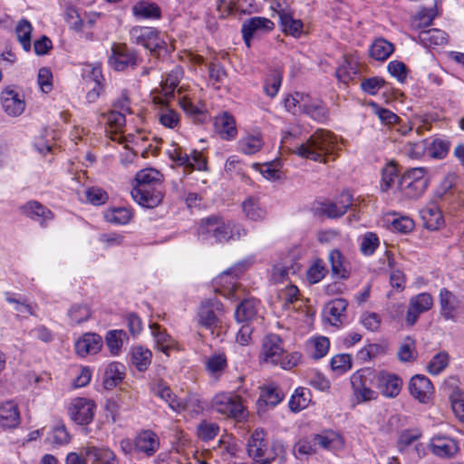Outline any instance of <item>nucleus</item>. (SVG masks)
Returning <instances> with one entry per match:
<instances>
[{"label":"nucleus","instance_id":"nucleus-1","mask_svg":"<svg viewBox=\"0 0 464 464\" xmlns=\"http://www.w3.org/2000/svg\"><path fill=\"white\" fill-rule=\"evenodd\" d=\"M336 137L325 130H317L305 142L296 145L292 151L301 158L314 161L327 162L328 158L336 154Z\"/></svg>","mask_w":464,"mask_h":464},{"label":"nucleus","instance_id":"nucleus-2","mask_svg":"<svg viewBox=\"0 0 464 464\" xmlns=\"http://www.w3.org/2000/svg\"><path fill=\"white\" fill-rule=\"evenodd\" d=\"M198 235L202 240L214 238L217 243L227 242L230 239H239L246 235L245 228L219 216H210L202 218L198 223Z\"/></svg>","mask_w":464,"mask_h":464},{"label":"nucleus","instance_id":"nucleus-3","mask_svg":"<svg viewBox=\"0 0 464 464\" xmlns=\"http://www.w3.org/2000/svg\"><path fill=\"white\" fill-rule=\"evenodd\" d=\"M261 358L265 362L280 365L283 369H291L298 364L301 354L285 353L282 339L277 334H270L263 340Z\"/></svg>","mask_w":464,"mask_h":464},{"label":"nucleus","instance_id":"nucleus-4","mask_svg":"<svg viewBox=\"0 0 464 464\" xmlns=\"http://www.w3.org/2000/svg\"><path fill=\"white\" fill-rule=\"evenodd\" d=\"M130 36L132 44L142 45L150 50V54L156 59H160L168 53L167 43L152 27L135 26L130 29Z\"/></svg>","mask_w":464,"mask_h":464},{"label":"nucleus","instance_id":"nucleus-5","mask_svg":"<svg viewBox=\"0 0 464 464\" xmlns=\"http://www.w3.org/2000/svg\"><path fill=\"white\" fill-rule=\"evenodd\" d=\"M351 384L359 402L376 398V392L372 389L375 387L374 370L365 368L357 371L351 376Z\"/></svg>","mask_w":464,"mask_h":464},{"label":"nucleus","instance_id":"nucleus-6","mask_svg":"<svg viewBox=\"0 0 464 464\" xmlns=\"http://www.w3.org/2000/svg\"><path fill=\"white\" fill-rule=\"evenodd\" d=\"M212 408L219 414L240 420L245 417V407L241 398L234 393L222 392L212 400Z\"/></svg>","mask_w":464,"mask_h":464},{"label":"nucleus","instance_id":"nucleus-7","mask_svg":"<svg viewBox=\"0 0 464 464\" xmlns=\"http://www.w3.org/2000/svg\"><path fill=\"white\" fill-rule=\"evenodd\" d=\"M141 59L135 51L127 47L126 44H113L111 55L109 59L111 66L116 71H124L128 68H135L140 63Z\"/></svg>","mask_w":464,"mask_h":464},{"label":"nucleus","instance_id":"nucleus-8","mask_svg":"<svg viewBox=\"0 0 464 464\" xmlns=\"http://www.w3.org/2000/svg\"><path fill=\"white\" fill-rule=\"evenodd\" d=\"M301 264L293 256H286L277 260L271 269V280L274 283L292 281V277L297 276L301 270Z\"/></svg>","mask_w":464,"mask_h":464},{"label":"nucleus","instance_id":"nucleus-9","mask_svg":"<svg viewBox=\"0 0 464 464\" xmlns=\"http://www.w3.org/2000/svg\"><path fill=\"white\" fill-rule=\"evenodd\" d=\"M169 158L176 162L178 165L184 166L186 169L192 171L206 170L207 169V160L203 157L201 152L193 150L190 154L183 151L181 148H173L169 150Z\"/></svg>","mask_w":464,"mask_h":464},{"label":"nucleus","instance_id":"nucleus-10","mask_svg":"<svg viewBox=\"0 0 464 464\" xmlns=\"http://www.w3.org/2000/svg\"><path fill=\"white\" fill-rule=\"evenodd\" d=\"M95 403L86 398H75L69 408L71 419L79 425L92 422L94 417Z\"/></svg>","mask_w":464,"mask_h":464},{"label":"nucleus","instance_id":"nucleus-11","mask_svg":"<svg viewBox=\"0 0 464 464\" xmlns=\"http://www.w3.org/2000/svg\"><path fill=\"white\" fill-rule=\"evenodd\" d=\"M274 28V23L265 17H251L246 20L242 24V35L247 47L250 46L251 40L262 33H266Z\"/></svg>","mask_w":464,"mask_h":464},{"label":"nucleus","instance_id":"nucleus-12","mask_svg":"<svg viewBox=\"0 0 464 464\" xmlns=\"http://www.w3.org/2000/svg\"><path fill=\"white\" fill-rule=\"evenodd\" d=\"M162 175L155 169H145L139 171L135 177V186L131 190V197L142 198L141 194L149 195V191L145 190L144 186L149 185H161Z\"/></svg>","mask_w":464,"mask_h":464},{"label":"nucleus","instance_id":"nucleus-13","mask_svg":"<svg viewBox=\"0 0 464 464\" xmlns=\"http://www.w3.org/2000/svg\"><path fill=\"white\" fill-rule=\"evenodd\" d=\"M375 387L386 397H396L401 391V381L394 374L374 371Z\"/></svg>","mask_w":464,"mask_h":464},{"label":"nucleus","instance_id":"nucleus-14","mask_svg":"<svg viewBox=\"0 0 464 464\" xmlns=\"http://www.w3.org/2000/svg\"><path fill=\"white\" fill-rule=\"evenodd\" d=\"M410 392L421 403H427L432 397L434 388L431 382L424 375H415L410 381Z\"/></svg>","mask_w":464,"mask_h":464},{"label":"nucleus","instance_id":"nucleus-15","mask_svg":"<svg viewBox=\"0 0 464 464\" xmlns=\"http://www.w3.org/2000/svg\"><path fill=\"white\" fill-rule=\"evenodd\" d=\"M1 102L3 110L13 117L19 116L25 108V102L14 90L6 88L2 92Z\"/></svg>","mask_w":464,"mask_h":464},{"label":"nucleus","instance_id":"nucleus-16","mask_svg":"<svg viewBox=\"0 0 464 464\" xmlns=\"http://www.w3.org/2000/svg\"><path fill=\"white\" fill-rule=\"evenodd\" d=\"M220 304L218 302L206 301L201 304L198 317V324L208 330H215L220 326V320L215 313L216 309H218Z\"/></svg>","mask_w":464,"mask_h":464},{"label":"nucleus","instance_id":"nucleus-17","mask_svg":"<svg viewBox=\"0 0 464 464\" xmlns=\"http://www.w3.org/2000/svg\"><path fill=\"white\" fill-rule=\"evenodd\" d=\"M246 447L248 456L262 464V459H266L268 450L264 430H256L249 437Z\"/></svg>","mask_w":464,"mask_h":464},{"label":"nucleus","instance_id":"nucleus-18","mask_svg":"<svg viewBox=\"0 0 464 464\" xmlns=\"http://www.w3.org/2000/svg\"><path fill=\"white\" fill-rule=\"evenodd\" d=\"M151 391L156 396L165 401L173 411H180L188 408V403L178 399L170 388L162 381H158L152 384Z\"/></svg>","mask_w":464,"mask_h":464},{"label":"nucleus","instance_id":"nucleus-19","mask_svg":"<svg viewBox=\"0 0 464 464\" xmlns=\"http://www.w3.org/2000/svg\"><path fill=\"white\" fill-rule=\"evenodd\" d=\"M102 346V339L99 334L86 333L75 343L76 353L82 357L97 353Z\"/></svg>","mask_w":464,"mask_h":464},{"label":"nucleus","instance_id":"nucleus-20","mask_svg":"<svg viewBox=\"0 0 464 464\" xmlns=\"http://www.w3.org/2000/svg\"><path fill=\"white\" fill-rule=\"evenodd\" d=\"M134 448L137 451L143 452L148 456L153 455L160 448L158 435L151 430L140 432L134 440Z\"/></svg>","mask_w":464,"mask_h":464},{"label":"nucleus","instance_id":"nucleus-21","mask_svg":"<svg viewBox=\"0 0 464 464\" xmlns=\"http://www.w3.org/2000/svg\"><path fill=\"white\" fill-rule=\"evenodd\" d=\"M300 111L319 122H324L328 119V110L323 102L311 99L308 95L300 102Z\"/></svg>","mask_w":464,"mask_h":464},{"label":"nucleus","instance_id":"nucleus-22","mask_svg":"<svg viewBox=\"0 0 464 464\" xmlns=\"http://www.w3.org/2000/svg\"><path fill=\"white\" fill-rule=\"evenodd\" d=\"M440 314L446 320L455 321L459 309V300L449 290L443 288L440 293Z\"/></svg>","mask_w":464,"mask_h":464},{"label":"nucleus","instance_id":"nucleus-23","mask_svg":"<svg viewBox=\"0 0 464 464\" xmlns=\"http://www.w3.org/2000/svg\"><path fill=\"white\" fill-rule=\"evenodd\" d=\"M214 126L222 139L232 140L237 136L236 120L227 111L215 117Z\"/></svg>","mask_w":464,"mask_h":464},{"label":"nucleus","instance_id":"nucleus-24","mask_svg":"<svg viewBox=\"0 0 464 464\" xmlns=\"http://www.w3.org/2000/svg\"><path fill=\"white\" fill-rule=\"evenodd\" d=\"M85 456L90 464H119L115 454L108 449L87 447Z\"/></svg>","mask_w":464,"mask_h":464},{"label":"nucleus","instance_id":"nucleus-25","mask_svg":"<svg viewBox=\"0 0 464 464\" xmlns=\"http://www.w3.org/2000/svg\"><path fill=\"white\" fill-rule=\"evenodd\" d=\"M348 303L345 299L337 298L329 302L325 307L326 320L334 326L343 322Z\"/></svg>","mask_w":464,"mask_h":464},{"label":"nucleus","instance_id":"nucleus-26","mask_svg":"<svg viewBox=\"0 0 464 464\" xmlns=\"http://www.w3.org/2000/svg\"><path fill=\"white\" fill-rule=\"evenodd\" d=\"M20 414L17 405L13 401L0 404V425L4 428H14L19 424Z\"/></svg>","mask_w":464,"mask_h":464},{"label":"nucleus","instance_id":"nucleus-27","mask_svg":"<svg viewBox=\"0 0 464 464\" xmlns=\"http://www.w3.org/2000/svg\"><path fill=\"white\" fill-rule=\"evenodd\" d=\"M278 17L285 34L295 38H299L304 33V24L301 20L295 19L290 13L285 10L278 12Z\"/></svg>","mask_w":464,"mask_h":464},{"label":"nucleus","instance_id":"nucleus-28","mask_svg":"<svg viewBox=\"0 0 464 464\" xmlns=\"http://www.w3.org/2000/svg\"><path fill=\"white\" fill-rule=\"evenodd\" d=\"M102 117L106 120V124L109 126L111 130V139L112 140H117L118 142H122L121 140V136L117 137L121 132L122 128L125 126V115L122 111H118L116 110H111L108 113H102Z\"/></svg>","mask_w":464,"mask_h":464},{"label":"nucleus","instance_id":"nucleus-29","mask_svg":"<svg viewBox=\"0 0 464 464\" xmlns=\"http://www.w3.org/2000/svg\"><path fill=\"white\" fill-rule=\"evenodd\" d=\"M329 261L334 276L339 279H348L350 277L349 263L343 256L341 252L334 249L329 254Z\"/></svg>","mask_w":464,"mask_h":464},{"label":"nucleus","instance_id":"nucleus-30","mask_svg":"<svg viewBox=\"0 0 464 464\" xmlns=\"http://www.w3.org/2000/svg\"><path fill=\"white\" fill-rule=\"evenodd\" d=\"M314 441L316 446L327 450H340L343 446V439L333 430H327L321 434L314 435Z\"/></svg>","mask_w":464,"mask_h":464},{"label":"nucleus","instance_id":"nucleus-31","mask_svg":"<svg viewBox=\"0 0 464 464\" xmlns=\"http://www.w3.org/2000/svg\"><path fill=\"white\" fill-rule=\"evenodd\" d=\"M22 212L30 218L41 223L53 219V213L37 201H30L21 208Z\"/></svg>","mask_w":464,"mask_h":464},{"label":"nucleus","instance_id":"nucleus-32","mask_svg":"<svg viewBox=\"0 0 464 464\" xmlns=\"http://www.w3.org/2000/svg\"><path fill=\"white\" fill-rule=\"evenodd\" d=\"M424 226L430 230H437L443 225V217L436 205H430L420 211Z\"/></svg>","mask_w":464,"mask_h":464},{"label":"nucleus","instance_id":"nucleus-33","mask_svg":"<svg viewBox=\"0 0 464 464\" xmlns=\"http://www.w3.org/2000/svg\"><path fill=\"white\" fill-rule=\"evenodd\" d=\"M149 191V195L141 194L142 198H132L139 205L145 208H155L162 200L163 195L161 192V185H147L143 188Z\"/></svg>","mask_w":464,"mask_h":464},{"label":"nucleus","instance_id":"nucleus-34","mask_svg":"<svg viewBox=\"0 0 464 464\" xmlns=\"http://www.w3.org/2000/svg\"><path fill=\"white\" fill-rule=\"evenodd\" d=\"M430 447L435 455L442 458L451 457L458 451L455 441L448 438H434Z\"/></svg>","mask_w":464,"mask_h":464},{"label":"nucleus","instance_id":"nucleus-35","mask_svg":"<svg viewBox=\"0 0 464 464\" xmlns=\"http://www.w3.org/2000/svg\"><path fill=\"white\" fill-rule=\"evenodd\" d=\"M256 314V301L255 299H245L237 306L235 317L238 323H247L252 321Z\"/></svg>","mask_w":464,"mask_h":464},{"label":"nucleus","instance_id":"nucleus-36","mask_svg":"<svg viewBox=\"0 0 464 464\" xmlns=\"http://www.w3.org/2000/svg\"><path fill=\"white\" fill-rule=\"evenodd\" d=\"M242 210L246 218L252 221H259L266 218V211L263 208L259 201L249 197L242 203Z\"/></svg>","mask_w":464,"mask_h":464},{"label":"nucleus","instance_id":"nucleus-37","mask_svg":"<svg viewBox=\"0 0 464 464\" xmlns=\"http://www.w3.org/2000/svg\"><path fill=\"white\" fill-rule=\"evenodd\" d=\"M428 186V180H420L417 183L401 179L399 188L402 194L409 198H417L423 194Z\"/></svg>","mask_w":464,"mask_h":464},{"label":"nucleus","instance_id":"nucleus-38","mask_svg":"<svg viewBox=\"0 0 464 464\" xmlns=\"http://www.w3.org/2000/svg\"><path fill=\"white\" fill-rule=\"evenodd\" d=\"M310 401L311 393L309 389L299 387L289 401V408L292 411L297 412L305 409Z\"/></svg>","mask_w":464,"mask_h":464},{"label":"nucleus","instance_id":"nucleus-39","mask_svg":"<svg viewBox=\"0 0 464 464\" xmlns=\"http://www.w3.org/2000/svg\"><path fill=\"white\" fill-rule=\"evenodd\" d=\"M447 34L439 29H428L420 31L419 39L425 46L442 45L447 43Z\"/></svg>","mask_w":464,"mask_h":464},{"label":"nucleus","instance_id":"nucleus-40","mask_svg":"<svg viewBox=\"0 0 464 464\" xmlns=\"http://www.w3.org/2000/svg\"><path fill=\"white\" fill-rule=\"evenodd\" d=\"M132 13L136 17L140 18H159L160 16V9L154 3L140 1L132 7Z\"/></svg>","mask_w":464,"mask_h":464},{"label":"nucleus","instance_id":"nucleus-41","mask_svg":"<svg viewBox=\"0 0 464 464\" xmlns=\"http://www.w3.org/2000/svg\"><path fill=\"white\" fill-rule=\"evenodd\" d=\"M392 52L393 45L382 38L375 40L370 48L371 57L377 61L386 60L392 53Z\"/></svg>","mask_w":464,"mask_h":464},{"label":"nucleus","instance_id":"nucleus-42","mask_svg":"<svg viewBox=\"0 0 464 464\" xmlns=\"http://www.w3.org/2000/svg\"><path fill=\"white\" fill-rule=\"evenodd\" d=\"M150 328L158 349L169 355V350L174 346L173 340L165 331L160 330V325L154 324L150 325Z\"/></svg>","mask_w":464,"mask_h":464},{"label":"nucleus","instance_id":"nucleus-43","mask_svg":"<svg viewBox=\"0 0 464 464\" xmlns=\"http://www.w3.org/2000/svg\"><path fill=\"white\" fill-rule=\"evenodd\" d=\"M152 353L149 349L136 346L131 352V362L139 371H144L151 362Z\"/></svg>","mask_w":464,"mask_h":464},{"label":"nucleus","instance_id":"nucleus-44","mask_svg":"<svg viewBox=\"0 0 464 464\" xmlns=\"http://www.w3.org/2000/svg\"><path fill=\"white\" fill-rule=\"evenodd\" d=\"M397 354L401 362H413L418 356L415 340L410 336L404 338L398 349Z\"/></svg>","mask_w":464,"mask_h":464},{"label":"nucleus","instance_id":"nucleus-45","mask_svg":"<svg viewBox=\"0 0 464 464\" xmlns=\"http://www.w3.org/2000/svg\"><path fill=\"white\" fill-rule=\"evenodd\" d=\"M125 338L127 334L123 330H111L107 333L105 342L111 353L116 355L120 353Z\"/></svg>","mask_w":464,"mask_h":464},{"label":"nucleus","instance_id":"nucleus-46","mask_svg":"<svg viewBox=\"0 0 464 464\" xmlns=\"http://www.w3.org/2000/svg\"><path fill=\"white\" fill-rule=\"evenodd\" d=\"M238 146L244 154L252 155L261 150L263 141L260 135H247L239 140Z\"/></svg>","mask_w":464,"mask_h":464},{"label":"nucleus","instance_id":"nucleus-47","mask_svg":"<svg viewBox=\"0 0 464 464\" xmlns=\"http://www.w3.org/2000/svg\"><path fill=\"white\" fill-rule=\"evenodd\" d=\"M33 26L31 23L26 19H22L15 28V33L18 41L21 43L23 48L25 51H29L31 48V34Z\"/></svg>","mask_w":464,"mask_h":464},{"label":"nucleus","instance_id":"nucleus-48","mask_svg":"<svg viewBox=\"0 0 464 464\" xmlns=\"http://www.w3.org/2000/svg\"><path fill=\"white\" fill-rule=\"evenodd\" d=\"M122 365L117 362L110 363L105 372L104 385L107 389L116 386L122 379Z\"/></svg>","mask_w":464,"mask_h":464},{"label":"nucleus","instance_id":"nucleus-49","mask_svg":"<svg viewBox=\"0 0 464 464\" xmlns=\"http://www.w3.org/2000/svg\"><path fill=\"white\" fill-rule=\"evenodd\" d=\"M91 309L87 304H76L68 310V316L74 324H82L91 317Z\"/></svg>","mask_w":464,"mask_h":464},{"label":"nucleus","instance_id":"nucleus-50","mask_svg":"<svg viewBox=\"0 0 464 464\" xmlns=\"http://www.w3.org/2000/svg\"><path fill=\"white\" fill-rule=\"evenodd\" d=\"M436 13L433 9H422L411 19V25L415 30H420L432 24Z\"/></svg>","mask_w":464,"mask_h":464},{"label":"nucleus","instance_id":"nucleus-51","mask_svg":"<svg viewBox=\"0 0 464 464\" xmlns=\"http://www.w3.org/2000/svg\"><path fill=\"white\" fill-rule=\"evenodd\" d=\"M261 399L267 405L276 406L284 398V393L275 384H269L262 389Z\"/></svg>","mask_w":464,"mask_h":464},{"label":"nucleus","instance_id":"nucleus-52","mask_svg":"<svg viewBox=\"0 0 464 464\" xmlns=\"http://www.w3.org/2000/svg\"><path fill=\"white\" fill-rule=\"evenodd\" d=\"M449 149V141L437 138L431 142L428 141L427 153L431 158L442 159L447 155Z\"/></svg>","mask_w":464,"mask_h":464},{"label":"nucleus","instance_id":"nucleus-53","mask_svg":"<svg viewBox=\"0 0 464 464\" xmlns=\"http://www.w3.org/2000/svg\"><path fill=\"white\" fill-rule=\"evenodd\" d=\"M449 364V354L440 352L434 355L427 365L428 372L432 375L440 373Z\"/></svg>","mask_w":464,"mask_h":464},{"label":"nucleus","instance_id":"nucleus-54","mask_svg":"<svg viewBox=\"0 0 464 464\" xmlns=\"http://www.w3.org/2000/svg\"><path fill=\"white\" fill-rule=\"evenodd\" d=\"M428 149V140H421L417 142H407L404 146V153L411 159H420Z\"/></svg>","mask_w":464,"mask_h":464},{"label":"nucleus","instance_id":"nucleus-55","mask_svg":"<svg viewBox=\"0 0 464 464\" xmlns=\"http://www.w3.org/2000/svg\"><path fill=\"white\" fill-rule=\"evenodd\" d=\"M450 400L456 417L459 420L464 421V392L459 389H455L452 391Z\"/></svg>","mask_w":464,"mask_h":464},{"label":"nucleus","instance_id":"nucleus-56","mask_svg":"<svg viewBox=\"0 0 464 464\" xmlns=\"http://www.w3.org/2000/svg\"><path fill=\"white\" fill-rule=\"evenodd\" d=\"M239 0H217L216 11L220 19H225L228 15L239 10Z\"/></svg>","mask_w":464,"mask_h":464},{"label":"nucleus","instance_id":"nucleus-57","mask_svg":"<svg viewBox=\"0 0 464 464\" xmlns=\"http://www.w3.org/2000/svg\"><path fill=\"white\" fill-rule=\"evenodd\" d=\"M219 427L214 422L202 421L198 427V436L204 441L213 440L218 433Z\"/></svg>","mask_w":464,"mask_h":464},{"label":"nucleus","instance_id":"nucleus-58","mask_svg":"<svg viewBox=\"0 0 464 464\" xmlns=\"http://www.w3.org/2000/svg\"><path fill=\"white\" fill-rule=\"evenodd\" d=\"M409 304H411L412 307L414 306L416 309L424 313L431 308L433 304V299L430 294L421 293L411 297Z\"/></svg>","mask_w":464,"mask_h":464},{"label":"nucleus","instance_id":"nucleus-59","mask_svg":"<svg viewBox=\"0 0 464 464\" xmlns=\"http://www.w3.org/2000/svg\"><path fill=\"white\" fill-rule=\"evenodd\" d=\"M379 246L378 237L372 232L366 233L361 243V251L365 256H371Z\"/></svg>","mask_w":464,"mask_h":464},{"label":"nucleus","instance_id":"nucleus-60","mask_svg":"<svg viewBox=\"0 0 464 464\" xmlns=\"http://www.w3.org/2000/svg\"><path fill=\"white\" fill-rule=\"evenodd\" d=\"M331 367L334 371L343 373L352 367V360L349 354H338L332 358Z\"/></svg>","mask_w":464,"mask_h":464},{"label":"nucleus","instance_id":"nucleus-61","mask_svg":"<svg viewBox=\"0 0 464 464\" xmlns=\"http://www.w3.org/2000/svg\"><path fill=\"white\" fill-rule=\"evenodd\" d=\"M159 121L163 126L173 129L178 125L179 118L175 111L164 108L159 114Z\"/></svg>","mask_w":464,"mask_h":464},{"label":"nucleus","instance_id":"nucleus-62","mask_svg":"<svg viewBox=\"0 0 464 464\" xmlns=\"http://www.w3.org/2000/svg\"><path fill=\"white\" fill-rule=\"evenodd\" d=\"M87 201L95 206L104 204L108 199L107 193L99 188H89L85 190Z\"/></svg>","mask_w":464,"mask_h":464},{"label":"nucleus","instance_id":"nucleus-63","mask_svg":"<svg viewBox=\"0 0 464 464\" xmlns=\"http://www.w3.org/2000/svg\"><path fill=\"white\" fill-rule=\"evenodd\" d=\"M385 81L382 78L372 77L362 81L361 87L363 92L370 95H374L383 87Z\"/></svg>","mask_w":464,"mask_h":464},{"label":"nucleus","instance_id":"nucleus-64","mask_svg":"<svg viewBox=\"0 0 464 464\" xmlns=\"http://www.w3.org/2000/svg\"><path fill=\"white\" fill-rule=\"evenodd\" d=\"M414 221L408 217H401L392 220V229L401 234H407L413 230Z\"/></svg>","mask_w":464,"mask_h":464}]
</instances>
